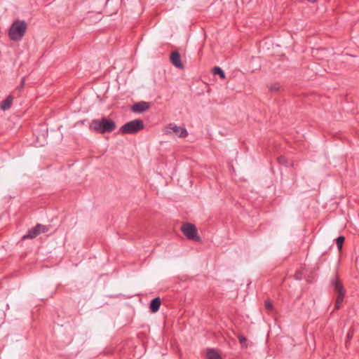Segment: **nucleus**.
Segmentation results:
<instances>
[{"label":"nucleus","mask_w":359,"mask_h":359,"mask_svg":"<svg viewBox=\"0 0 359 359\" xmlns=\"http://www.w3.org/2000/svg\"><path fill=\"white\" fill-rule=\"evenodd\" d=\"M116 128V125L114 121L105 117L100 119H93L89 125L90 130L101 134L110 133Z\"/></svg>","instance_id":"obj_1"},{"label":"nucleus","mask_w":359,"mask_h":359,"mask_svg":"<svg viewBox=\"0 0 359 359\" xmlns=\"http://www.w3.org/2000/svg\"><path fill=\"white\" fill-rule=\"evenodd\" d=\"M27 29V25L24 20H17L11 25L8 30V37L13 41H20Z\"/></svg>","instance_id":"obj_2"},{"label":"nucleus","mask_w":359,"mask_h":359,"mask_svg":"<svg viewBox=\"0 0 359 359\" xmlns=\"http://www.w3.org/2000/svg\"><path fill=\"white\" fill-rule=\"evenodd\" d=\"M144 124L141 119H135L123 125L120 128V132L123 134H135L143 130Z\"/></svg>","instance_id":"obj_3"},{"label":"nucleus","mask_w":359,"mask_h":359,"mask_svg":"<svg viewBox=\"0 0 359 359\" xmlns=\"http://www.w3.org/2000/svg\"><path fill=\"white\" fill-rule=\"evenodd\" d=\"M332 284L334 287V291L337 294L334 309H339L344 301L345 290L341 283L337 278H334L332 281Z\"/></svg>","instance_id":"obj_4"},{"label":"nucleus","mask_w":359,"mask_h":359,"mask_svg":"<svg viewBox=\"0 0 359 359\" xmlns=\"http://www.w3.org/2000/svg\"><path fill=\"white\" fill-rule=\"evenodd\" d=\"M181 231L188 239L195 241H200V237L198 236L197 229L194 224L190 223L184 224L181 227Z\"/></svg>","instance_id":"obj_5"},{"label":"nucleus","mask_w":359,"mask_h":359,"mask_svg":"<svg viewBox=\"0 0 359 359\" xmlns=\"http://www.w3.org/2000/svg\"><path fill=\"white\" fill-rule=\"evenodd\" d=\"M174 133L179 137H186L188 136V132L185 128L178 126L174 123H170L165 127L164 134L170 135Z\"/></svg>","instance_id":"obj_6"},{"label":"nucleus","mask_w":359,"mask_h":359,"mask_svg":"<svg viewBox=\"0 0 359 359\" xmlns=\"http://www.w3.org/2000/svg\"><path fill=\"white\" fill-rule=\"evenodd\" d=\"M48 231V228L41 224H37L34 227L29 229L27 234L22 236V239H32L36 238L38 235L41 233H46Z\"/></svg>","instance_id":"obj_7"},{"label":"nucleus","mask_w":359,"mask_h":359,"mask_svg":"<svg viewBox=\"0 0 359 359\" xmlns=\"http://www.w3.org/2000/svg\"><path fill=\"white\" fill-rule=\"evenodd\" d=\"M171 63L177 68L183 69L184 68V65L181 62V56L179 52L174 51L170 55Z\"/></svg>","instance_id":"obj_8"},{"label":"nucleus","mask_w":359,"mask_h":359,"mask_svg":"<svg viewBox=\"0 0 359 359\" xmlns=\"http://www.w3.org/2000/svg\"><path fill=\"white\" fill-rule=\"evenodd\" d=\"M149 108V104L147 102H139L132 106V111L135 113H142Z\"/></svg>","instance_id":"obj_9"},{"label":"nucleus","mask_w":359,"mask_h":359,"mask_svg":"<svg viewBox=\"0 0 359 359\" xmlns=\"http://www.w3.org/2000/svg\"><path fill=\"white\" fill-rule=\"evenodd\" d=\"M161 300L160 297L153 299L149 304L150 311L153 313L157 312L161 306Z\"/></svg>","instance_id":"obj_10"},{"label":"nucleus","mask_w":359,"mask_h":359,"mask_svg":"<svg viewBox=\"0 0 359 359\" xmlns=\"http://www.w3.org/2000/svg\"><path fill=\"white\" fill-rule=\"evenodd\" d=\"M13 102V98L11 96H8L6 99L3 100L0 104V107L2 110L6 111L11 108Z\"/></svg>","instance_id":"obj_11"},{"label":"nucleus","mask_w":359,"mask_h":359,"mask_svg":"<svg viewBox=\"0 0 359 359\" xmlns=\"http://www.w3.org/2000/svg\"><path fill=\"white\" fill-rule=\"evenodd\" d=\"M208 359H222L220 355L215 350H209L207 353Z\"/></svg>","instance_id":"obj_12"},{"label":"nucleus","mask_w":359,"mask_h":359,"mask_svg":"<svg viewBox=\"0 0 359 359\" xmlns=\"http://www.w3.org/2000/svg\"><path fill=\"white\" fill-rule=\"evenodd\" d=\"M212 73L214 74H218L219 75V76L222 79H224L226 76H225V73L219 67H215L212 69Z\"/></svg>","instance_id":"obj_13"},{"label":"nucleus","mask_w":359,"mask_h":359,"mask_svg":"<svg viewBox=\"0 0 359 359\" xmlns=\"http://www.w3.org/2000/svg\"><path fill=\"white\" fill-rule=\"evenodd\" d=\"M269 90L271 92H278L280 88V85L278 83H271L268 86Z\"/></svg>","instance_id":"obj_14"},{"label":"nucleus","mask_w":359,"mask_h":359,"mask_svg":"<svg viewBox=\"0 0 359 359\" xmlns=\"http://www.w3.org/2000/svg\"><path fill=\"white\" fill-rule=\"evenodd\" d=\"M336 243H337V248L339 251H341V248H342V246H343V244L344 243V241H345V238L344 236H339L337 238H336Z\"/></svg>","instance_id":"obj_15"},{"label":"nucleus","mask_w":359,"mask_h":359,"mask_svg":"<svg viewBox=\"0 0 359 359\" xmlns=\"http://www.w3.org/2000/svg\"><path fill=\"white\" fill-rule=\"evenodd\" d=\"M238 339V341L241 345V346L243 348H246L248 347V344H247V339L242 334H238L237 336Z\"/></svg>","instance_id":"obj_16"},{"label":"nucleus","mask_w":359,"mask_h":359,"mask_svg":"<svg viewBox=\"0 0 359 359\" xmlns=\"http://www.w3.org/2000/svg\"><path fill=\"white\" fill-rule=\"evenodd\" d=\"M264 306H265V308L268 310V311H271L272 309H273V305L271 304V302L269 301H266L264 302Z\"/></svg>","instance_id":"obj_17"},{"label":"nucleus","mask_w":359,"mask_h":359,"mask_svg":"<svg viewBox=\"0 0 359 359\" xmlns=\"http://www.w3.org/2000/svg\"><path fill=\"white\" fill-rule=\"evenodd\" d=\"M294 278L297 280H301L302 278V272L300 271H297L296 273L294 274Z\"/></svg>","instance_id":"obj_18"},{"label":"nucleus","mask_w":359,"mask_h":359,"mask_svg":"<svg viewBox=\"0 0 359 359\" xmlns=\"http://www.w3.org/2000/svg\"><path fill=\"white\" fill-rule=\"evenodd\" d=\"M24 84H25V79L22 78L21 80L20 85L18 87H17L16 90L20 91L23 88Z\"/></svg>","instance_id":"obj_19"},{"label":"nucleus","mask_w":359,"mask_h":359,"mask_svg":"<svg viewBox=\"0 0 359 359\" xmlns=\"http://www.w3.org/2000/svg\"><path fill=\"white\" fill-rule=\"evenodd\" d=\"M278 161L280 164H285V158L284 156H280L278 158Z\"/></svg>","instance_id":"obj_20"},{"label":"nucleus","mask_w":359,"mask_h":359,"mask_svg":"<svg viewBox=\"0 0 359 359\" xmlns=\"http://www.w3.org/2000/svg\"><path fill=\"white\" fill-rule=\"evenodd\" d=\"M351 337H352V334H351V333H350V332H348V334H347V338H348V339H350Z\"/></svg>","instance_id":"obj_21"},{"label":"nucleus","mask_w":359,"mask_h":359,"mask_svg":"<svg viewBox=\"0 0 359 359\" xmlns=\"http://www.w3.org/2000/svg\"><path fill=\"white\" fill-rule=\"evenodd\" d=\"M308 1L311 2V3H315L318 0H307Z\"/></svg>","instance_id":"obj_22"}]
</instances>
